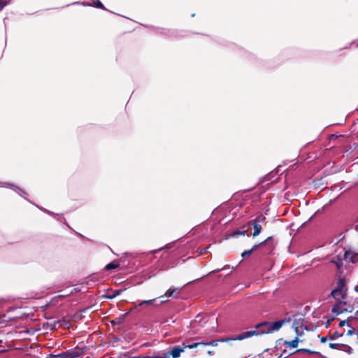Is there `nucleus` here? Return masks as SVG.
Here are the masks:
<instances>
[{"label":"nucleus","instance_id":"obj_1","mask_svg":"<svg viewBox=\"0 0 358 358\" xmlns=\"http://www.w3.org/2000/svg\"><path fill=\"white\" fill-rule=\"evenodd\" d=\"M290 322V319L285 318L275 322H265L256 326V330H251L243 332L238 335L237 339L243 340L253 336H257L264 334H273L280 329V328Z\"/></svg>","mask_w":358,"mask_h":358},{"label":"nucleus","instance_id":"obj_2","mask_svg":"<svg viewBox=\"0 0 358 358\" xmlns=\"http://www.w3.org/2000/svg\"><path fill=\"white\" fill-rule=\"evenodd\" d=\"M331 295L337 301L344 299L346 296V289L345 288L343 280H340L337 287L331 292Z\"/></svg>","mask_w":358,"mask_h":358},{"label":"nucleus","instance_id":"obj_3","mask_svg":"<svg viewBox=\"0 0 358 358\" xmlns=\"http://www.w3.org/2000/svg\"><path fill=\"white\" fill-rule=\"evenodd\" d=\"M343 259L347 262L355 263L358 261V253L350 250H346L344 253Z\"/></svg>","mask_w":358,"mask_h":358},{"label":"nucleus","instance_id":"obj_4","mask_svg":"<svg viewBox=\"0 0 358 358\" xmlns=\"http://www.w3.org/2000/svg\"><path fill=\"white\" fill-rule=\"evenodd\" d=\"M348 310L347 304L343 301H338L332 308V311L337 315Z\"/></svg>","mask_w":358,"mask_h":358},{"label":"nucleus","instance_id":"obj_5","mask_svg":"<svg viewBox=\"0 0 358 358\" xmlns=\"http://www.w3.org/2000/svg\"><path fill=\"white\" fill-rule=\"evenodd\" d=\"M185 347L180 348L179 346L173 347L169 352V355H171L172 358H178L180 354L185 351Z\"/></svg>","mask_w":358,"mask_h":358},{"label":"nucleus","instance_id":"obj_6","mask_svg":"<svg viewBox=\"0 0 358 358\" xmlns=\"http://www.w3.org/2000/svg\"><path fill=\"white\" fill-rule=\"evenodd\" d=\"M69 351L71 354V358H78L83 355V351L80 349L70 350Z\"/></svg>","mask_w":358,"mask_h":358},{"label":"nucleus","instance_id":"obj_7","mask_svg":"<svg viewBox=\"0 0 358 358\" xmlns=\"http://www.w3.org/2000/svg\"><path fill=\"white\" fill-rule=\"evenodd\" d=\"M252 223H253V227H254V229H255V231L253 233V236H257L261 233L262 226L260 225V224L257 223L256 221H252Z\"/></svg>","mask_w":358,"mask_h":358},{"label":"nucleus","instance_id":"obj_8","mask_svg":"<svg viewBox=\"0 0 358 358\" xmlns=\"http://www.w3.org/2000/svg\"><path fill=\"white\" fill-rule=\"evenodd\" d=\"M180 289L178 288H175L173 289H169L165 295H168L170 297H177L179 294Z\"/></svg>","mask_w":358,"mask_h":358},{"label":"nucleus","instance_id":"obj_9","mask_svg":"<svg viewBox=\"0 0 358 358\" xmlns=\"http://www.w3.org/2000/svg\"><path fill=\"white\" fill-rule=\"evenodd\" d=\"M338 350L345 352L350 355L353 352L352 348L350 346L345 345V344H342V345H339Z\"/></svg>","mask_w":358,"mask_h":358},{"label":"nucleus","instance_id":"obj_10","mask_svg":"<svg viewBox=\"0 0 358 358\" xmlns=\"http://www.w3.org/2000/svg\"><path fill=\"white\" fill-rule=\"evenodd\" d=\"M299 343V338L296 337L294 340L291 341H286L285 345L287 348H295L297 347Z\"/></svg>","mask_w":358,"mask_h":358},{"label":"nucleus","instance_id":"obj_11","mask_svg":"<svg viewBox=\"0 0 358 358\" xmlns=\"http://www.w3.org/2000/svg\"><path fill=\"white\" fill-rule=\"evenodd\" d=\"M199 346H204V342L201 341V342H196V343L187 344V345H185V349H186V348L193 349V348H196Z\"/></svg>","mask_w":358,"mask_h":358},{"label":"nucleus","instance_id":"obj_12","mask_svg":"<svg viewBox=\"0 0 358 358\" xmlns=\"http://www.w3.org/2000/svg\"><path fill=\"white\" fill-rule=\"evenodd\" d=\"M331 262L336 266L338 269H340L343 266V260L339 257H334L331 259Z\"/></svg>","mask_w":358,"mask_h":358},{"label":"nucleus","instance_id":"obj_13","mask_svg":"<svg viewBox=\"0 0 358 358\" xmlns=\"http://www.w3.org/2000/svg\"><path fill=\"white\" fill-rule=\"evenodd\" d=\"M55 358H71V354L69 350L55 356Z\"/></svg>","mask_w":358,"mask_h":358},{"label":"nucleus","instance_id":"obj_14","mask_svg":"<svg viewBox=\"0 0 358 358\" xmlns=\"http://www.w3.org/2000/svg\"><path fill=\"white\" fill-rule=\"evenodd\" d=\"M257 248V245H255V246H254L251 250L244 251V252L242 253L241 256H242L243 257H248V256L250 255H251V253H252L255 250H256V248Z\"/></svg>","mask_w":358,"mask_h":358},{"label":"nucleus","instance_id":"obj_15","mask_svg":"<svg viewBox=\"0 0 358 358\" xmlns=\"http://www.w3.org/2000/svg\"><path fill=\"white\" fill-rule=\"evenodd\" d=\"M221 342L220 340H214L210 342H204V346L211 345V346H217L218 343Z\"/></svg>","mask_w":358,"mask_h":358},{"label":"nucleus","instance_id":"obj_16","mask_svg":"<svg viewBox=\"0 0 358 358\" xmlns=\"http://www.w3.org/2000/svg\"><path fill=\"white\" fill-rule=\"evenodd\" d=\"M117 266H118V264H117L115 262H111V263L107 264L105 268L106 270H110V269L116 268Z\"/></svg>","mask_w":358,"mask_h":358},{"label":"nucleus","instance_id":"obj_17","mask_svg":"<svg viewBox=\"0 0 358 358\" xmlns=\"http://www.w3.org/2000/svg\"><path fill=\"white\" fill-rule=\"evenodd\" d=\"M155 300H156V299H150V300L141 301L139 302L138 306L151 305Z\"/></svg>","mask_w":358,"mask_h":358},{"label":"nucleus","instance_id":"obj_18","mask_svg":"<svg viewBox=\"0 0 358 358\" xmlns=\"http://www.w3.org/2000/svg\"><path fill=\"white\" fill-rule=\"evenodd\" d=\"M92 1L93 4H94L96 7H97V8H99L104 9V6H103V5L102 4V3H101V2H100V1H99V0H92Z\"/></svg>","mask_w":358,"mask_h":358},{"label":"nucleus","instance_id":"obj_19","mask_svg":"<svg viewBox=\"0 0 358 358\" xmlns=\"http://www.w3.org/2000/svg\"><path fill=\"white\" fill-rule=\"evenodd\" d=\"M247 234V231L246 230H243V231H236L232 233V234L231 235V236L234 237V236H236L238 235H243V236H245V234Z\"/></svg>","mask_w":358,"mask_h":358},{"label":"nucleus","instance_id":"obj_20","mask_svg":"<svg viewBox=\"0 0 358 358\" xmlns=\"http://www.w3.org/2000/svg\"><path fill=\"white\" fill-rule=\"evenodd\" d=\"M10 0H0V11L9 3Z\"/></svg>","mask_w":358,"mask_h":358},{"label":"nucleus","instance_id":"obj_21","mask_svg":"<svg viewBox=\"0 0 358 358\" xmlns=\"http://www.w3.org/2000/svg\"><path fill=\"white\" fill-rule=\"evenodd\" d=\"M238 337V336H237L235 338H227L220 340V341L221 342H229L230 341H239L238 339H237Z\"/></svg>","mask_w":358,"mask_h":358},{"label":"nucleus","instance_id":"obj_22","mask_svg":"<svg viewBox=\"0 0 358 358\" xmlns=\"http://www.w3.org/2000/svg\"><path fill=\"white\" fill-rule=\"evenodd\" d=\"M296 352H307V353H309V354L316 353L315 352L311 351V350H308V349H299V350H297Z\"/></svg>","mask_w":358,"mask_h":358},{"label":"nucleus","instance_id":"obj_23","mask_svg":"<svg viewBox=\"0 0 358 358\" xmlns=\"http://www.w3.org/2000/svg\"><path fill=\"white\" fill-rule=\"evenodd\" d=\"M341 345V344H339V343H330L329 346H330V348H331L333 349H338V350L339 345Z\"/></svg>","mask_w":358,"mask_h":358},{"label":"nucleus","instance_id":"obj_24","mask_svg":"<svg viewBox=\"0 0 358 358\" xmlns=\"http://www.w3.org/2000/svg\"><path fill=\"white\" fill-rule=\"evenodd\" d=\"M349 327L350 328H349V329H348V331L347 332V335L352 336L354 334V332H355V329L353 327Z\"/></svg>","mask_w":358,"mask_h":358},{"label":"nucleus","instance_id":"obj_25","mask_svg":"<svg viewBox=\"0 0 358 358\" xmlns=\"http://www.w3.org/2000/svg\"><path fill=\"white\" fill-rule=\"evenodd\" d=\"M265 217L264 216H259L254 221H256L257 223H260L264 220Z\"/></svg>","mask_w":358,"mask_h":358},{"label":"nucleus","instance_id":"obj_26","mask_svg":"<svg viewBox=\"0 0 358 358\" xmlns=\"http://www.w3.org/2000/svg\"><path fill=\"white\" fill-rule=\"evenodd\" d=\"M345 325H348V320H343V321H341L340 323H339V327H344Z\"/></svg>","mask_w":358,"mask_h":358},{"label":"nucleus","instance_id":"obj_27","mask_svg":"<svg viewBox=\"0 0 358 358\" xmlns=\"http://www.w3.org/2000/svg\"><path fill=\"white\" fill-rule=\"evenodd\" d=\"M148 358H169V355L165 353L162 357H149L148 356Z\"/></svg>","mask_w":358,"mask_h":358},{"label":"nucleus","instance_id":"obj_28","mask_svg":"<svg viewBox=\"0 0 358 358\" xmlns=\"http://www.w3.org/2000/svg\"><path fill=\"white\" fill-rule=\"evenodd\" d=\"M343 335V334H338V332H335L334 335L333 336L332 338L334 339V338H338V337H341Z\"/></svg>","mask_w":358,"mask_h":358},{"label":"nucleus","instance_id":"obj_29","mask_svg":"<svg viewBox=\"0 0 358 358\" xmlns=\"http://www.w3.org/2000/svg\"><path fill=\"white\" fill-rule=\"evenodd\" d=\"M295 328V331H296V333L297 334V336L299 335H301V333H300V330L302 329L301 327H294Z\"/></svg>","mask_w":358,"mask_h":358},{"label":"nucleus","instance_id":"obj_30","mask_svg":"<svg viewBox=\"0 0 358 358\" xmlns=\"http://www.w3.org/2000/svg\"><path fill=\"white\" fill-rule=\"evenodd\" d=\"M327 337H322L320 341L322 343H325L327 341Z\"/></svg>","mask_w":358,"mask_h":358},{"label":"nucleus","instance_id":"obj_31","mask_svg":"<svg viewBox=\"0 0 358 358\" xmlns=\"http://www.w3.org/2000/svg\"><path fill=\"white\" fill-rule=\"evenodd\" d=\"M208 354L209 355H212V352L209 350V351H208Z\"/></svg>","mask_w":358,"mask_h":358},{"label":"nucleus","instance_id":"obj_32","mask_svg":"<svg viewBox=\"0 0 358 358\" xmlns=\"http://www.w3.org/2000/svg\"><path fill=\"white\" fill-rule=\"evenodd\" d=\"M0 186L4 187V184L3 185V183L0 182Z\"/></svg>","mask_w":358,"mask_h":358},{"label":"nucleus","instance_id":"obj_33","mask_svg":"<svg viewBox=\"0 0 358 358\" xmlns=\"http://www.w3.org/2000/svg\"><path fill=\"white\" fill-rule=\"evenodd\" d=\"M356 300L358 301V298Z\"/></svg>","mask_w":358,"mask_h":358},{"label":"nucleus","instance_id":"obj_34","mask_svg":"<svg viewBox=\"0 0 358 358\" xmlns=\"http://www.w3.org/2000/svg\"><path fill=\"white\" fill-rule=\"evenodd\" d=\"M245 358H248V357H245Z\"/></svg>","mask_w":358,"mask_h":358}]
</instances>
